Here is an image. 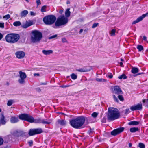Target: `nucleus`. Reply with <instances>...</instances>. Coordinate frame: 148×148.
<instances>
[{
  "instance_id": "obj_1",
  "label": "nucleus",
  "mask_w": 148,
  "mask_h": 148,
  "mask_svg": "<svg viewBox=\"0 0 148 148\" xmlns=\"http://www.w3.org/2000/svg\"><path fill=\"white\" fill-rule=\"evenodd\" d=\"M87 118L81 116L71 120L70 121V124L73 128L76 129L81 128L85 123Z\"/></svg>"
},
{
  "instance_id": "obj_2",
  "label": "nucleus",
  "mask_w": 148,
  "mask_h": 148,
  "mask_svg": "<svg viewBox=\"0 0 148 148\" xmlns=\"http://www.w3.org/2000/svg\"><path fill=\"white\" fill-rule=\"evenodd\" d=\"M120 116V113L117 109L112 107L108 108L107 118L109 121L116 119L119 117Z\"/></svg>"
},
{
  "instance_id": "obj_3",
  "label": "nucleus",
  "mask_w": 148,
  "mask_h": 148,
  "mask_svg": "<svg viewBox=\"0 0 148 148\" xmlns=\"http://www.w3.org/2000/svg\"><path fill=\"white\" fill-rule=\"evenodd\" d=\"M42 38V34L40 31L34 30L32 32L31 40L33 43H39Z\"/></svg>"
},
{
  "instance_id": "obj_4",
  "label": "nucleus",
  "mask_w": 148,
  "mask_h": 148,
  "mask_svg": "<svg viewBox=\"0 0 148 148\" xmlns=\"http://www.w3.org/2000/svg\"><path fill=\"white\" fill-rule=\"evenodd\" d=\"M20 38L19 34L10 33L7 34L5 38L6 41L8 43L13 44L17 42Z\"/></svg>"
},
{
  "instance_id": "obj_5",
  "label": "nucleus",
  "mask_w": 148,
  "mask_h": 148,
  "mask_svg": "<svg viewBox=\"0 0 148 148\" xmlns=\"http://www.w3.org/2000/svg\"><path fill=\"white\" fill-rule=\"evenodd\" d=\"M56 19L55 16L51 15L45 16L43 18V21L45 24L50 25L54 23Z\"/></svg>"
},
{
  "instance_id": "obj_6",
  "label": "nucleus",
  "mask_w": 148,
  "mask_h": 148,
  "mask_svg": "<svg viewBox=\"0 0 148 148\" xmlns=\"http://www.w3.org/2000/svg\"><path fill=\"white\" fill-rule=\"evenodd\" d=\"M68 22V19L64 16H60L57 19L55 23L56 26H59L66 24Z\"/></svg>"
},
{
  "instance_id": "obj_7",
  "label": "nucleus",
  "mask_w": 148,
  "mask_h": 148,
  "mask_svg": "<svg viewBox=\"0 0 148 148\" xmlns=\"http://www.w3.org/2000/svg\"><path fill=\"white\" fill-rule=\"evenodd\" d=\"M32 119L31 123H42L43 124H50L51 122V120H45L44 119H41L40 118L37 119H34L33 117H32Z\"/></svg>"
},
{
  "instance_id": "obj_8",
  "label": "nucleus",
  "mask_w": 148,
  "mask_h": 148,
  "mask_svg": "<svg viewBox=\"0 0 148 148\" xmlns=\"http://www.w3.org/2000/svg\"><path fill=\"white\" fill-rule=\"evenodd\" d=\"M19 78L18 81L19 83L21 84H23L25 83V79L27 78V75L24 72L21 71L19 72Z\"/></svg>"
},
{
  "instance_id": "obj_9",
  "label": "nucleus",
  "mask_w": 148,
  "mask_h": 148,
  "mask_svg": "<svg viewBox=\"0 0 148 148\" xmlns=\"http://www.w3.org/2000/svg\"><path fill=\"white\" fill-rule=\"evenodd\" d=\"M19 118L22 120H25L31 123L32 121V116H31L28 114H22L19 116Z\"/></svg>"
},
{
  "instance_id": "obj_10",
  "label": "nucleus",
  "mask_w": 148,
  "mask_h": 148,
  "mask_svg": "<svg viewBox=\"0 0 148 148\" xmlns=\"http://www.w3.org/2000/svg\"><path fill=\"white\" fill-rule=\"evenodd\" d=\"M112 92L117 94H122L123 92L118 86H114L112 87Z\"/></svg>"
},
{
  "instance_id": "obj_11",
  "label": "nucleus",
  "mask_w": 148,
  "mask_h": 148,
  "mask_svg": "<svg viewBox=\"0 0 148 148\" xmlns=\"http://www.w3.org/2000/svg\"><path fill=\"white\" fill-rule=\"evenodd\" d=\"M124 130V128L122 127L118 128L112 131L111 134L113 136H116L117 134L122 132Z\"/></svg>"
},
{
  "instance_id": "obj_12",
  "label": "nucleus",
  "mask_w": 148,
  "mask_h": 148,
  "mask_svg": "<svg viewBox=\"0 0 148 148\" xmlns=\"http://www.w3.org/2000/svg\"><path fill=\"white\" fill-rule=\"evenodd\" d=\"M146 16H148V13H147L145 14H143L141 16L139 17L136 19V20L134 21L133 22L132 24H135L141 21Z\"/></svg>"
},
{
  "instance_id": "obj_13",
  "label": "nucleus",
  "mask_w": 148,
  "mask_h": 148,
  "mask_svg": "<svg viewBox=\"0 0 148 148\" xmlns=\"http://www.w3.org/2000/svg\"><path fill=\"white\" fill-rule=\"evenodd\" d=\"M16 57L18 59H22L25 56V53L23 51H18L16 52L15 53Z\"/></svg>"
},
{
  "instance_id": "obj_14",
  "label": "nucleus",
  "mask_w": 148,
  "mask_h": 148,
  "mask_svg": "<svg viewBox=\"0 0 148 148\" xmlns=\"http://www.w3.org/2000/svg\"><path fill=\"white\" fill-rule=\"evenodd\" d=\"M142 108L141 104H138L136 105L131 106L130 109L132 111H134L136 110H141Z\"/></svg>"
},
{
  "instance_id": "obj_15",
  "label": "nucleus",
  "mask_w": 148,
  "mask_h": 148,
  "mask_svg": "<svg viewBox=\"0 0 148 148\" xmlns=\"http://www.w3.org/2000/svg\"><path fill=\"white\" fill-rule=\"evenodd\" d=\"M19 121V119L17 117L14 116H11L10 121L12 123H16Z\"/></svg>"
},
{
  "instance_id": "obj_16",
  "label": "nucleus",
  "mask_w": 148,
  "mask_h": 148,
  "mask_svg": "<svg viewBox=\"0 0 148 148\" xmlns=\"http://www.w3.org/2000/svg\"><path fill=\"white\" fill-rule=\"evenodd\" d=\"M16 135L18 136H25L26 134H27L25 132H24L23 131H16Z\"/></svg>"
},
{
  "instance_id": "obj_17",
  "label": "nucleus",
  "mask_w": 148,
  "mask_h": 148,
  "mask_svg": "<svg viewBox=\"0 0 148 148\" xmlns=\"http://www.w3.org/2000/svg\"><path fill=\"white\" fill-rule=\"evenodd\" d=\"M28 13V12L27 10H24L21 12L20 14L21 16L22 17H25Z\"/></svg>"
},
{
  "instance_id": "obj_18",
  "label": "nucleus",
  "mask_w": 148,
  "mask_h": 148,
  "mask_svg": "<svg viewBox=\"0 0 148 148\" xmlns=\"http://www.w3.org/2000/svg\"><path fill=\"white\" fill-rule=\"evenodd\" d=\"M0 121L1 124L2 125H5L6 123L5 117L3 115H2L0 117Z\"/></svg>"
},
{
  "instance_id": "obj_19",
  "label": "nucleus",
  "mask_w": 148,
  "mask_h": 148,
  "mask_svg": "<svg viewBox=\"0 0 148 148\" xmlns=\"http://www.w3.org/2000/svg\"><path fill=\"white\" fill-rule=\"evenodd\" d=\"M42 52L44 54L47 55L52 53L53 52V51L52 50H43Z\"/></svg>"
},
{
  "instance_id": "obj_20",
  "label": "nucleus",
  "mask_w": 148,
  "mask_h": 148,
  "mask_svg": "<svg viewBox=\"0 0 148 148\" xmlns=\"http://www.w3.org/2000/svg\"><path fill=\"white\" fill-rule=\"evenodd\" d=\"M58 123L62 126H65L66 125V122L64 120H58Z\"/></svg>"
},
{
  "instance_id": "obj_21",
  "label": "nucleus",
  "mask_w": 148,
  "mask_h": 148,
  "mask_svg": "<svg viewBox=\"0 0 148 148\" xmlns=\"http://www.w3.org/2000/svg\"><path fill=\"white\" fill-rule=\"evenodd\" d=\"M131 71L132 73L135 74L138 72L139 69L137 68L133 67L132 68Z\"/></svg>"
},
{
  "instance_id": "obj_22",
  "label": "nucleus",
  "mask_w": 148,
  "mask_h": 148,
  "mask_svg": "<svg viewBox=\"0 0 148 148\" xmlns=\"http://www.w3.org/2000/svg\"><path fill=\"white\" fill-rule=\"evenodd\" d=\"M34 129H30L29 132V134L30 136H33L36 134Z\"/></svg>"
},
{
  "instance_id": "obj_23",
  "label": "nucleus",
  "mask_w": 148,
  "mask_h": 148,
  "mask_svg": "<svg viewBox=\"0 0 148 148\" xmlns=\"http://www.w3.org/2000/svg\"><path fill=\"white\" fill-rule=\"evenodd\" d=\"M139 123V122L138 121H133L129 122V125H137Z\"/></svg>"
},
{
  "instance_id": "obj_24",
  "label": "nucleus",
  "mask_w": 148,
  "mask_h": 148,
  "mask_svg": "<svg viewBox=\"0 0 148 148\" xmlns=\"http://www.w3.org/2000/svg\"><path fill=\"white\" fill-rule=\"evenodd\" d=\"M70 9L68 8L67 9L65 12V15L66 17L67 18L69 17L70 15L71 12L70 11Z\"/></svg>"
},
{
  "instance_id": "obj_25",
  "label": "nucleus",
  "mask_w": 148,
  "mask_h": 148,
  "mask_svg": "<svg viewBox=\"0 0 148 148\" xmlns=\"http://www.w3.org/2000/svg\"><path fill=\"white\" fill-rule=\"evenodd\" d=\"M36 134H40L42 132V130L41 128L34 129Z\"/></svg>"
},
{
  "instance_id": "obj_26",
  "label": "nucleus",
  "mask_w": 148,
  "mask_h": 148,
  "mask_svg": "<svg viewBox=\"0 0 148 148\" xmlns=\"http://www.w3.org/2000/svg\"><path fill=\"white\" fill-rule=\"evenodd\" d=\"M138 130V128L137 127L131 128L130 129V131L132 133L135 132Z\"/></svg>"
},
{
  "instance_id": "obj_27",
  "label": "nucleus",
  "mask_w": 148,
  "mask_h": 148,
  "mask_svg": "<svg viewBox=\"0 0 148 148\" xmlns=\"http://www.w3.org/2000/svg\"><path fill=\"white\" fill-rule=\"evenodd\" d=\"M127 78V77L124 74H122V75L118 77V78L120 79H125Z\"/></svg>"
},
{
  "instance_id": "obj_28",
  "label": "nucleus",
  "mask_w": 148,
  "mask_h": 148,
  "mask_svg": "<svg viewBox=\"0 0 148 148\" xmlns=\"http://www.w3.org/2000/svg\"><path fill=\"white\" fill-rule=\"evenodd\" d=\"M21 23L19 21H17L14 22L13 25L15 26H20L21 25Z\"/></svg>"
},
{
  "instance_id": "obj_29",
  "label": "nucleus",
  "mask_w": 148,
  "mask_h": 148,
  "mask_svg": "<svg viewBox=\"0 0 148 148\" xmlns=\"http://www.w3.org/2000/svg\"><path fill=\"white\" fill-rule=\"evenodd\" d=\"M47 6L46 5H44L40 9V11L42 12H45L46 11V8Z\"/></svg>"
},
{
  "instance_id": "obj_30",
  "label": "nucleus",
  "mask_w": 148,
  "mask_h": 148,
  "mask_svg": "<svg viewBox=\"0 0 148 148\" xmlns=\"http://www.w3.org/2000/svg\"><path fill=\"white\" fill-rule=\"evenodd\" d=\"M137 48L138 49L139 51H141L143 50V46L141 45H138L137 47Z\"/></svg>"
},
{
  "instance_id": "obj_31",
  "label": "nucleus",
  "mask_w": 148,
  "mask_h": 148,
  "mask_svg": "<svg viewBox=\"0 0 148 148\" xmlns=\"http://www.w3.org/2000/svg\"><path fill=\"white\" fill-rule=\"evenodd\" d=\"M71 78L74 80L76 79L77 78V75L74 73H72L71 74Z\"/></svg>"
},
{
  "instance_id": "obj_32",
  "label": "nucleus",
  "mask_w": 148,
  "mask_h": 148,
  "mask_svg": "<svg viewBox=\"0 0 148 148\" xmlns=\"http://www.w3.org/2000/svg\"><path fill=\"white\" fill-rule=\"evenodd\" d=\"M96 80L98 82H105L106 81V80L105 79L103 78H97L96 79Z\"/></svg>"
},
{
  "instance_id": "obj_33",
  "label": "nucleus",
  "mask_w": 148,
  "mask_h": 148,
  "mask_svg": "<svg viewBox=\"0 0 148 148\" xmlns=\"http://www.w3.org/2000/svg\"><path fill=\"white\" fill-rule=\"evenodd\" d=\"M116 30L114 29H112L110 32V35L111 36H114L115 35V33L116 32Z\"/></svg>"
},
{
  "instance_id": "obj_34",
  "label": "nucleus",
  "mask_w": 148,
  "mask_h": 148,
  "mask_svg": "<svg viewBox=\"0 0 148 148\" xmlns=\"http://www.w3.org/2000/svg\"><path fill=\"white\" fill-rule=\"evenodd\" d=\"M13 101L12 100H8L7 103V105L8 106H11L13 104Z\"/></svg>"
},
{
  "instance_id": "obj_35",
  "label": "nucleus",
  "mask_w": 148,
  "mask_h": 148,
  "mask_svg": "<svg viewBox=\"0 0 148 148\" xmlns=\"http://www.w3.org/2000/svg\"><path fill=\"white\" fill-rule=\"evenodd\" d=\"M10 17V15L9 14H8L4 16L3 17V18L7 20Z\"/></svg>"
},
{
  "instance_id": "obj_36",
  "label": "nucleus",
  "mask_w": 148,
  "mask_h": 148,
  "mask_svg": "<svg viewBox=\"0 0 148 148\" xmlns=\"http://www.w3.org/2000/svg\"><path fill=\"white\" fill-rule=\"evenodd\" d=\"M138 146L140 148H145L144 144L141 143L139 144Z\"/></svg>"
},
{
  "instance_id": "obj_37",
  "label": "nucleus",
  "mask_w": 148,
  "mask_h": 148,
  "mask_svg": "<svg viewBox=\"0 0 148 148\" xmlns=\"http://www.w3.org/2000/svg\"><path fill=\"white\" fill-rule=\"evenodd\" d=\"M106 76L107 77L109 78H112L113 77V75L111 73H108L106 75Z\"/></svg>"
},
{
  "instance_id": "obj_38",
  "label": "nucleus",
  "mask_w": 148,
  "mask_h": 148,
  "mask_svg": "<svg viewBox=\"0 0 148 148\" xmlns=\"http://www.w3.org/2000/svg\"><path fill=\"white\" fill-rule=\"evenodd\" d=\"M98 115V113L96 112H94L92 114L91 116L94 118H96Z\"/></svg>"
},
{
  "instance_id": "obj_39",
  "label": "nucleus",
  "mask_w": 148,
  "mask_h": 148,
  "mask_svg": "<svg viewBox=\"0 0 148 148\" xmlns=\"http://www.w3.org/2000/svg\"><path fill=\"white\" fill-rule=\"evenodd\" d=\"M26 23L27 24L28 27L33 25L32 22L31 21L29 22L26 21Z\"/></svg>"
},
{
  "instance_id": "obj_40",
  "label": "nucleus",
  "mask_w": 148,
  "mask_h": 148,
  "mask_svg": "<svg viewBox=\"0 0 148 148\" xmlns=\"http://www.w3.org/2000/svg\"><path fill=\"white\" fill-rule=\"evenodd\" d=\"M118 97L120 101H123L124 99L122 96L121 95H119L118 96Z\"/></svg>"
},
{
  "instance_id": "obj_41",
  "label": "nucleus",
  "mask_w": 148,
  "mask_h": 148,
  "mask_svg": "<svg viewBox=\"0 0 148 148\" xmlns=\"http://www.w3.org/2000/svg\"><path fill=\"white\" fill-rule=\"evenodd\" d=\"M99 25V23H94L92 27V28H95L96 27Z\"/></svg>"
},
{
  "instance_id": "obj_42",
  "label": "nucleus",
  "mask_w": 148,
  "mask_h": 148,
  "mask_svg": "<svg viewBox=\"0 0 148 148\" xmlns=\"http://www.w3.org/2000/svg\"><path fill=\"white\" fill-rule=\"evenodd\" d=\"M22 26V27L24 28H27L28 27V26L27 25V24L26 22L25 24H23Z\"/></svg>"
},
{
  "instance_id": "obj_43",
  "label": "nucleus",
  "mask_w": 148,
  "mask_h": 148,
  "mask_svg": "<svg viewBox=\"0 0 148 148\" xmlns=\"http://www.w3.org/2000/svg\"><path fill=\"white\" fill-rule=\"evenodd\" d=\"M71 86V85L68 84V85H64L61 86H60V87L61 88H66V87H70Z\"/></svg>"
},
{
  "instance_id": "obj_44",
  "label": "nucleus",
  "mask_w": 148,
  "mask_h": 148,
  "mask_svg": "<svg viewBox=\"0 0 148 148\" xmlns=\"http://www.w3.org/2000/svg\"><path fill=\"white\" fill-rule=\"evenodd\" d=\"M4 27V23L3 22L0 23V28H3Z\"/></svg>"
},
{
  "instance_id": "obj_45",
  "label": "nucleus",
  "mask_w": 148,
  "mask_h": 148,
  "mask_svg": "<svg viewBox=\"0 0 148 148\" xmlns=\"http://www.w3.org/2000/svg\"><path fill=\"white\" fill-rule=\"evenodd\" d=\"M36 3L37 4V6H38V5L41 4V1L40 0H37L36 1Z\"/></svg>"
},
{
  "instance_id": "obj_46",
  "label": "nucleus",
  "mask_w": 148,
  "mask_h": 148,
  "mask_svg": "<svg viewBox=\"0 0 148 148\" xmlns=\"http://www.w3.org/2000/svg\"><path fill=\"white\" fill-rule=\"evenodd\" d=\"M57 36V35H55L53 36H52L49 37V39H51L53 38L56 37Z\"/></svg>"
},
{
  "instance_id": "obj_47",
  "label": "nucleus",
  "mask_w": 148,
  "mask_h": 148,
  "mask_svg": "<svg viewBox=\"0 0 148 148\" xmlns=\"http://www.w3.org/2000/svg\"><path fill=\"white\" fill-rule=\"evenodd\" d=\"M113 97L114 99V100H115V101L116 102H118V100L117 97H116L114 95H113Z\"/></svg>"
},
{
  "instance_id": "obj_48",
  "label": "nucleus",
  "mask_w": 148,
  "mask_h": 148,
  "mask_svg": "<svg viewBox=\"0 0 148 148\" xmlns=\"http://www.w3.org/2000/svg\"><path fill=\"white\" fill-rule=\"evenodd\" d=\"M130 112V110L129 109H127L125 110V114H127L129 113Z\"/></svg>"
},
{
  "instance_id": "obj_49",
  "label": "nucleus",
  "mask_w": 148,
  "mask_h": 148,
  "mask_svg": "<svg viewBox=\"0 0 148 148\" xmlns=\"http://www.w3.org/2000/svg\"><path fill=\"white\" fill-rule=\"evenodd\" d=\"M3 139L1 138L0 137V146L3 144Z\"/></svg>"
},
{
  "instance_id": "obj_50",
  "label": "nucleus",
  "mask_w": 148,
  "mask_h": 148,
  "mask_svg": "<svg viewBox=\"0 0 148 148\" xmlns=\"http://www.w3.org/2000/svg\"><path fill=\"white\" fill-rule=\"evenodd\" d=\"M30 14L31 16H35L36 15V13L33 11H31L30 12Z\"/></svg>"
},
{
  "instance_id": "obj_51",
  "label": "nucleus",
  "mask_w": 148,
  "mask_h": 148,
  "mask_svg": "<svg viewBox=\"0 0 148 148\" xmlns=\"http://www.w3.org/2000/svg\"><path fill=\"white\" fill-rule=\"evenodd\" d=\"M29 145L30 146H31L32 145V144H33V141L32 140H30L29 142Z\"/></svg>"
},
{
  "instance_id": "obj_52",
  "label": "nucleus",
  "mask_w": 148,
  "mask_h": 148,
  "mask_svg": "<svg viewBox=\"0 0 148 148\" xmlns=\"http://www.w3.org/2000/svg\"><path fill=\"white\" fill-rule=\"evenodd\" d=\"M62 41L63 42H66V40L65 38H63L62 39Z\"/></svg>"
},
{
  "instance_id": "obj_53",
  "label": "nucleus",
  "mask_w": 148,
  "mask_h": 148,
  "mask_svg": "<svg viewBox=\"0 0 148 148\" xmlns=\"http://www.w3.org/2000/svg\"><path fill=\"white\" fill-rule=\"evenodd\" d=\"M3 34L0 33V40L3 38Z\"/></svg>"
},
{
  "instance_id": "obj_54",
  "label": "nucleus",
  "mask_w": 148,
  "mask_h": 148,
  "mask_svg": "<svg viewBox=\"0 0 148 148\" xmlns=\"http://www.w3.org/2000/svg\"><path fill=\"white\" fill-rule=\"evenodd\" d=\"M78 71H79L82 72H84L85 71L84 70L82 69H80L78 70Z\"/></svg>"
},
{
  "instance_id": "obj_55",
  "label": "nucleus",
  "mask_w": 148,
  "mask_h": 148,
  "mask_svg": "<svg viewBox=\"0 0 148 148\" xmlns=\"http://www.w3.org/2000/svg\"><path fill=\"white\" fill-rule=\"evenodd\" d=\"M143 103H145V102L148 103V99H147L146 100V99H144V100H143Z\"/></svg>"
},
{
  "instance_id": "obj_56",
  "label": "nucleus",
  "mask_w": 148,
  "mask_h": 148,
  "mask_svg": "<svg viewBox=\"0 0 148 148\" xmlns=\"http://www.w3.org/2000/svg\"><path fill=\"white\" fill-rule=\"evenodd\" d=\"M34 76H40V74L39 73H34Z\"/></svg>"
},
{
  "instance_id": "obj_57",
  "label": "nucleus",
  "mask_w": 148,
  "mask_h": 148,
  "mask_svg": "<svg viewBox=\"0 0 148 148\" xmlns=\"http://www.w3.org/2000/svg\"><path fill=\"white\" fill-rule=\"evenodd\" d=\"M102 122H103V123H105L106 122V119L105 118H103V119L102 120Z\"/></svg>"
},
{
  "instance_id": "obj_58",
  "label": "nucleus",
  "mask_w": 148,
  "mask_h": 148,
  "mask_svg": "<svg viewBox=\"0 0 148 148\" xmlns=\"http://www.w3.org/2000/svg\"><path fill=\"white\" fill-rule=\"evenodd\" d=\"M143 40H146L147 39V38L145 36H143Z\"/></svg>"
},
{
  "instance_id": "obj_59",
  "label": "nucleus",
  "mask_w": 148,
  "mask_h": 148,
  "mask_svg": "<svg viewBox=\"0 0 148 148\" xmlns=\"http://www.w3.org/2000/svg\"><path fill=\"white\" fill-rule=\"evenodd\" d=\"M47 84V82H46L45 83H41L40 84L41 85H46Z\"/></svg>"
},
{
  "instance_id": "obj_60",
  "label": "nucleus",
  "mask_w": 148,
  "mask_h": 148,
  "mask_svg": "<svg viewBox=\"0 0 148 148\" xmlns=\"http://www.w3.org/2000/svg\"><path fill=\"white\" fill-rule=\"evenodd\" d=\"M120 66L123 67V63L122 62H121L120 63Z\"/></svg>"
},
{
  "instance_id": "obj_61",
  "label": "nucleus",
  "mask_w": 148,
  "mask_h": 148,
  "mask_svg": "<svg viewBox=\"0 0 148 148\" xmlns=\"http://www.w3.org/2000/svg\"><path fill=\"white\" fill-rule=\"evenodd\" d=\"M128 145H129V146L130 147H131L132 146V144L131 143H129Z\"/></svg>"
},
{
  "instance_id": "obj_62",
  "label": "nucleus",
  "mask_w": 148,
  "mask_h": 148,
  "mask_svg": "<svg viewBox=\"0 0 148 148\" xmlns=\"http://www.w3.org/2000/svg\"><path fill=\"white\" fill-rule=\"evenodd\" d=\"M83 31V29H81L79 31V33L80 34Z\"/></svg>"
},
{
  "instance_id": "obj_63",
  "label": "nucleus",
  "mask_w": 148,
  "mask_h": 148,
  "mask_svg": "<svg viewBox=\"0 0 148 148\" xmlns=\"http://www.w3.org/2000/svg\"><path fill=\"white\" fill-rule=\"evenodd\" d=\"M143 73H138L137 74L136 76L138 75H140V74H143Z\"/></svg>"
},
{
  "instance_id": "obj_64",
  "label": "nucleus",
  "mask_w": 148,
  "mask_h": 148,
  "mask_svg": "<svg viewBox=\"0 0 148 148\" xmlns=\"http://www.w3.org/2000/svg\"><path fill=\"white\" fill-rule=\"evenodd\" d=\"M121 61H123V60L122 59H121Z\"/></svg>"
}]
</instances>
